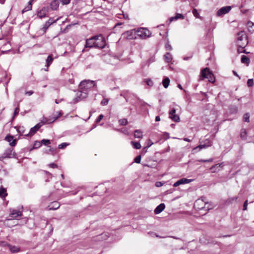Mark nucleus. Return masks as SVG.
I'll return each instance as SVG.
<instances>
[{
  "label": "nucleus",
  "instance_id": "30",
  "mask_svg": "<svg viewBox=\"0 0 254 254\" xmlns=\"http://www.w3.org/2000/svg\"><path fill=\"white\" fill-rule=\"evenodd\" d=\"M9 249L13 253H17L20 251V248L15 246H10Z\"/></svg>",
  "mask_w": 254,
  "mask_h": 254
},
{
  "label": "nucleus",
  "instance_id": "48",
  "mask_svg": "<svg viewBox=\"0 0 254 254\" xmlns=\"http://www.w3.org/2000/svg\"><path fill=\"white\" fill-rule=\"evenodd\" d=\"M176 112V110L175 108H172L170 110V111L169 112V115H172L174 114H175Z\"/></svg>",
  "mask_w": 254,
  "mask_h": 254
},
{
  "label": "nucleus",
  "instance_id": "62",
  "mask_svg": "<svg viewBox=\"0 0 254 254\" xmlns=\"http://www.w3.org/2000/svg\"><path fill=\"white\" fill-rule=\"evenodd\" d=\"M160 121V117H159V116H156V117H155V121H156V122H159V121Z\"/></svg>",
  "mask_w": 254,
  "mask_h": 254
},
{
  "label": "nucleus",
  "instance_id": "41",
  "mask_svg": "<svg viewBox=\"0 0 254 254\" xmlns=\"http://www.w3.org/2000/svg\"><path fill=\"white\" fill-rule=\"evenodd\" d=\"M69 144L67 143H62L59 145L58 148L60 149H64L65 147H66L67 145H68Z\"/></svg>",
  "mask_w": 254,
  "mask_h": 254
},
{
  "label": "nucleus",
  "instance_id": "12",
  "mask_svg": "<svg viewBox=\"0 0 254 254\" xmlns=\"http://www.w3.org/2000/svg\"><path fill=\"white\" fill-rule=\"evenodd\" d=\"M14 156L15 153L13 152V149L12 148L6 149L2 154V157H4V158H10L14 157Z\"/></svg>",
  "mask_w": 254,
  "mask_h": 254
},
{
  "label": "nucleus",
  "instance_id": "50",
  "mask_svg": "<svg viewBox=\"0 0 254 254\" xmlns=\"http://www.w3.org/2000/svg\"><path fill=\"white\" fill-rule=\"evenodd\" d=\"M176 19L177 20L179 18H184V16L182 14L177 13L175 16Z\"/></svg>",
  "mask_w": 254,
  "mask_h": 254
},
{
  "label": "nucleus",
  "instance_id": "39",
  "mask_svg": "<svg viewBox=\"0 0 254 254\" xmlns=\"http://www.w3.org/2000/svg\"><path fill=\"white\" fill-rule=\"evenodd\" d=\"M50 24H49V22H46V23L44 24L43 27V30L44 31V32H46L47 30L48 29V28L50 26Z\"/></svg>",
  "mask_w": 254,
  "mask_h": 254
},
{
  "label": "nucleus",
  "instance_id": "19",
  "mask_svg": "<svg viewBox=\"0 0 254 254\" xmlns=\"http://www.w3.org/2000/svg\"><path fill=\"white\" fill-rule=\"evenodd\" d=\"M40 127V125L37 124L34 127L31 128L30 132L28 134H26V135H33Z\"/></svg>",
  "mask_w": 254,
  "mask_h": 254
},
{
  "label": "nucleus",
  "instance_id": "58",
  "mask_svg": "<svg viewBox=\"0 0 254 254\" xmlns=\"http://www.w3.org/2000/svg\"><path fill=\"white\" fill-rule=\"evenodd\" d=\"M207 205V206H205V207L204 208H206L207 209V210H209L212 209V207L210 206L209 204L208 203Z\"/></svg>",
  "mask_w": 254,
  "mask_h": 254
},
{
  "label": "nucleus",
  "instance_id": "37",
  "mask_svg": "<svg viewBox=\"0 0 254 254\" xmlns=\"http://www.w3.org/2000/svg\"><path fill=\"white\" fill-rule=\"evenodd\" d=\"M41 142L40 141H36L35 142V143L33 145V149L38 148L39 147H40L41 146Z\"/></svg>",
  "mask_w": 254,
  "mask_h": 254
},
{
  "label": "nucleus",
  "instance_id": "47",
  "mask_svg": "<svg viewBox=\"0 0 254 254\" xmlns=\"http://www.w3.org/2000/svg\"><path fill=\"white\" fill-rule=\"evenodd\" d=\"M103 117H104V116L103 115L101 114V115H99V117H98V118L96 119V122L97 123H99L101 121V120H102L103 119Z\"/></svg>",
  "mask_w": 254,
  "mask_h": 254
},
{
  "label": "nucleus",
  "instance_id": "9",
  "mask_svg": "<svg viewBox=\"0 0 254 254\" xmlns=\"http://www.w3.org/2000/svg\"><path fill=\"white\" fill-rule=\"evenodd\" d=\"M136 31L134 30L127 31L122 34V38L127 39H133L136 38Z\"/></svg>",
  "mask_w": 254,
  "mask_h": 254
},
{
  "label": "nucleus",
  "instance_id": "44",
  "mask_svg": "<svg viewBox=\"0 0 254 254\" xmlns=\"http://www.w3.org/2000/svg\"><path fill=\"white\" fill-rule=\"evenodd\" d=\"M145 82L146 84L149 86H152L153 84L152 81L149 79H145Z\"/></svg>",
  "mask_w": 254,
  "mask_h": 254
},
{
  "label": "nucleus",
  "instance_id": "31",
  "mask_svg": "<svg viewBox=\"0 0 254 254\" xmlns=\"http://www.w3.org/2000/svg\"><path fill=\"white\" fill-rule=\"evenodd\" d=\"M131 144L133 145V147L137 149H140L141 147L139 142L132 141Z\"/></svg>",
  "mask_w": 254,
  "mask_h": 254
},
{
  "label": "nucleus",
  "instance_id": "2",
  "mask_svg": "<svg viewBox=\"0 0 254 254\" xmlns=\"http://www.w3.org/2000/svg\"><path fill=\"white\" fill-rule=\"evenodd\" d=\"M237 43L240 48H244L248 44L247 35L244 31H240L237 34Z\"/></svg>",
  "mask_w": 254,
  "mask_h": 254
},
{
  "label": "nucleus",
  "instance_id": "52",
  "mask_svg": "<svg viewBox=\"0 0 254 254\" xmlns=\"http://www.w3.org/2000/svg\"><path fill=\"white\" fill-rule=\"evenodd\" d=\"M49 166L51 167V168H57L58 167V166L57 164L54 163H50Z\"/></svg>",
  "mask_w": 254,
  "mask_h": 254
},
{
  "label": "nucleus",
  "instance_id": "10",
  "mask_svg": "<svg viewBox=\"0 0 254 254\" xmlns=\"http://www.w3.org/2000/svg\"><path fill=\"white\" fill-rule=\"evenodd\" d=\"M231 9V7L230 6H223L217 11V15L218 16H221L223 15L228 13Z\"/></svg>",
  "mask_w": 254,
  "mask_h": 254
},
{
  "label": "nucleus",
  "instance_id": "63",
  "mask_svg": "<svg viewBox=\"0 0 254 254\" xmlns=\"http://www.w3.org/2000/svg\"><path fill=\"white\" fill-rule=\"evenodd\" d=\"M183 140L184 141H187V142H190L191 141V140L190 139L188 138H184Z\"/></svg>",
  "mask_w": 254,
  "mask_h": 254
},
{
  "label": "nucleus",
  "instance_id": "23",
  "mask_svg": "<svg viewBox=\"0 0 254 254\" xmlns=\"http://www.w3.org/2000/svg\"><path fill=\"white\" fill-rule=\"evenodd\" d=\"M164 60L167 63H170L172 60V56L170 53H167L164 55Z\"/></svg>",
  "mask_w": 254,
  "mask_h": 254
},
{
  "label": "nucleus",
  "instance_id": "57",
  "mask_svg": "<svg viewBox=\"0 0 254 254\" xmlns=\"http://www.w3.org/2000/svg\"><path fill=\"white\" fill-rule=\"evenodd\" d=\"M170 146H168L166 150H164L163 151V152L164 153V152H169L170 151Z\"/></svg>",
  "mask_w": 254,
  "mask_h": 254
},
{
  "label": "nucleus",
  "instance_id": "35",
  "mask_svg": "<svg viewBox=\"0 0 254 254\" xmlns=\"http://www.w3.org/2000/svg\"><path fill=\"white\" fill-rule=\"evenodd\" d=\"M41 144H44L46 146L48 145L49 144H50L51 143V141L50 140L46 139H42L41 141Z\"/></svg>",
  "mask_w": 254,
  "mask_h": 254
},
{
  "label": "nucleus",
  "instance_id": "13",
  "mask_svg": "<svg viewBox=\"0 0 254 254\" xmlns=\"http://www.w3.org/2000/svg\"><path fill=\"white\" fill-rule=\"evenodd\" d=\"M96 36L86 41L85 47L92 48L95 47Z\"/></svg>",
  "mask_w": 254,
  "mask_h": 254
},
{
  "label": "nucleus",
  "instance_id": "34",
  "mask_svg": "<svg viewBox=\"0 0 254 254\" xmlns=\"http://www.w3.org/2000/svg\"><path fill=\"white\" fill-rule=\"evenodd\" d=\"M240 136L242 139H245L247 136V132L245 129H242L240 134Z\"/></svg>",
  "mask_w": 254,
  "mask_h": 254
},
{
  "label": "nucleus",
  "instance_id": "49",
  "mask_svg": "<svg viewBox=\"0 0 254 254\" xmlns=\"http://www.w3.org/2000/svg\"><path fill=\"white\" fill-rule=\"evenodd\" d=\"M19 111V107L18 106L17 107H16L15 109V110H14V114H14L13 118L18 114Z\"/></svg>",
  "mask_w": 254,
  "mask_h": 254
},
{
  "label": "nucleus",
  "instance_id": "56",
  "mask_svg": "<svg viewBox=\"0 0 254 254\" xmlns=\"http://www.w3.org/2000/svg\"><path fill=\"white\" fill-rule=\"evenodd\" d=\"M34 92L33 91H28L26 92V94H27L29 96H30L33 94Z\"/></svg>",
  "mask_w": 254,
  "mask_h": 254
},
{
  "label": "nucleus",
  "instance_id": "4",
  "mask_svg": "<svg viewBox=\"0 0 254 254\" xmlns=\"http://www.w3.org/2000/svg\"><path fill=\"white\" fill-rule=\"evenodd\" d=\"M207 204H208V202L205 201V198L201 197L195 201L194 206L196 209L201 210L204 209Z\"/></svg>",
  "mask_w": 254,
  "mask_h": 254
},
{
  "label": "nucleus",
  "instance_id": "64",
  "mask_svg": "<svg viewBox=\"0 0 254 254\" xmlns=\"http://www.w3.org/2000/svg\"><path fill=\"white\" fill-rule=\"evenodd\" d=\"M176 20V18H175V16H174V17H171L170 18V22H172V21H173V20Z\"/></svg>",
  "mask_w": 254,
  "mask_h": 254
},
{
  "label": "nucleus",
  "instance_id": "20",
  "mask_svg": "<svg viewBox=\"0 0 254 254\" xmlns=\"http://www.w3.org/2000/svg\"><path fill=\"white\" fill-rule=\"evenodd\" d=\"M211 145V143L209 141H208L207 143H205L204 144H200L196 147H194L193 150H196L197 149H198V150H200L202 149L206 148L210 146Z\"/></svg>",
  "mask_w": 254,
  "mask_h": 254
},
{
  "label": "nucleus",
  "instance_id": "17",
  "mask_svg": "<svg viewBox=\"0 0 254 254\" xmlns=\"http://www.w3.org/2000/svg\"><path fill=\"white\" fill-rule=\"evenodd\" d=\"M59 1L58 0H53L50 3V7L52 10H57L59 6Z\"/></svg>",
  "mask_w": 254,
  "mask_h": 254
},
{
  "label": "nucleus",
  "instance_id": "54",
  "mask_svg": "<svg viewBox=\"0 0 254 254\" xmlns=\"http://www.w3.org/2000/svg\"><path fill=\"white\" fill-rule=\"evenodd\" d=\"M162 185H163V184L160 182H157L155 184V186L157 187H160L162 186Z\"/></svg>",
  "mask_w": 254,
  "mask_h": 254
},
{
  "label": "nucleus",
  "instance_id": "46",
  "mask_svg": "<svg viewBox=\"0 0 254 254\" xmlns=\"http://www.w3.org/2000/svg\"><path fill=\"white\" fill-rule=\"evenodd\" d=\"M58 20V18H57L56 20H54L53 18H50L47 22H49V24L52 25L53 23H55Z\"/></svg>",
  "mask_w": 254,
  "mask_h": 254
},
{
  "label": "nucleus",
  "instance_id": "28",
  "mask_svg": "<svg viewBox=\"0 0 254 254\" xmlns=\"http://www.w3.org/2000/svg\"><path fill=\"white\" fill-rule=\"evenodd\" d=\"M51 205H52V206H51L49 208L50 210H56L60 207V204L57 201H54L52 203Z\"/></svg>",
  "mask_w": 254,
  "mask_h": 254
},
{
  "label": "nucleus",
  "instance_id": "16",
  "mask_svg": "<svg viewBox=\"0 0 254 254\" xmlns=\"http://www.w3.org/2000/svg\"><path fill=\"white\" fill-rule=\"evenodd\" d=\"M5 140L9 142L11 146H14L16 144V139H13V136L12 135H7L5 138Z\"/></svg>",
  "mask_w": 254,
  "mask_h": 254
},
{
  "label": "nucleus",
  "instance_id": "42",
  "mask_svg": "<svg viewBox=\"0 0 254 254\" xmlns=\"http://www.w3.org/2000/svg\"><path fill=\"white\" fill-rule=\"evenodd\" d=\"M109 102V99H106V98H104L101 102V104L103 106H105V105H106Z\"/></svg>",
  "mask_w": 254,
  "mask_h": 254
},
{
  "label": "nucleus",
  "instance_id": "7",
  "mask_svg": "<svg viewBox=\"0 0 254 254\" xmlns=\"http://www.w3.org/2000/svg\"><path fill=\"white\" fill-rule=\"evenodd\" d=\"M87 96V93L86 91L81 90L77 93L76 97L73 100V103H76L79 101L86 98Z\"/></svg>",
  "mask_w": 254,
  "mask_h": 254
},
{
  "label": "nucleus",
  "instance_id": "27",
  "mask_svg": "<svg viewBox=\"0 0 254 254\" xmlns=\"http://www.w3.org/2000/svg\"><path fill=\"white\" fill-rule=\"evenodd\" d=\"M170 83V79L168 77H165L163 79L162 81V84L164 88H167Z\"/></svg>",
  "mask_w": 254,
  "mask_h": 254
},
{
  "label": "nucleus",
  "instance_id": "21",
  "mask_svg": "<svg viewBox=\"0 0 254 254\" xmlns=\"http://www.w3.org/2000/svg\"><path fill=\"white\" fill-rule=\"evenodd\" d=\"M7 195L6 189L1 187L0 188V197L4 200Z\"/></svg>",
  "mask_w": 254,
  "mask_h": 254
},
{
  "label": "nucleus",
  "instance_id": "6",
  "mask_svg": "<svg viewBox=\"0 0 254 254\" xmlns=\"http://www.w3.org/2000/svg\"><path fill=\"white\" fill-rule=\"evenodd\" d=\"M138 35L142 39H146L151 36V32L146 28H141L138 31Z\"/></svg>",
  "mask_w": 254,
  "mask_h": 254
},
{
  "label": "nucleus",
  "instance_id": "29",
  "mask_svg": "<svg viewBox=\"0 0 254 254\" xmlns=\"http://www.w3.org/2000/svg\"><path fill=\"white\" fill-rule=\"evenodd\" d=\"M53 61V58L51 55H49L46 60L47 66L49 67V65L52 64Z\"/></svg>",
  "mask_w": 254,
  "mask_h": 254
},
{
  "label": "nucleus",
  "instance_id": "15",
  "mask_svg": "<svg viewBox=\"0 0 254 254\" xmlns=\"http://www.w3.org/2000/svg\"><path fill=\"white\" fill-rule=\"evenodd\" d=\"M48 13V8L47 7H43L41 10L37 12V16L40 18L46 17Z\"/></svg>",
  "mask_w": 254,
  "mask_h": 254
},
{
  "label": "nucleus",
  "instance_id": "51",
  "mask_svg": "<svg viewBox=\"0 0 254 254\" xmlns=\"http://www.w3.org/2000/svg\"><path fill=\"white\" fill-rule=\"evenodd\" d=\"M248 200H246L243 205V210H246L247 209Z\"/></svg>",
  "mask_w": 254,
  "mask_h": 254
},
{
  "label": "nucleus",
  "instance_id": "14",
  "mask_svg": "<svg viewBox=\"0 0 254 254\" xmlns=\"http://www.w3.org/2000/svg\"><path fill=\"white\" fill-rule=\"evenodd\" d=\"M10 212L9 216L12 218H16L22 216V211L10 209Z\"/></svg>",
  "mask_w": 254,
  "mask_h": 254
},
{
  "label": "nucleus",
  "instance_id": "40",
  "mask_svg": "<svg viewBox=\"0 0 254 254\" xmlns=\"http://www.w3.org/2000/svg\"><path fill=\"white\" fill-rule=\"evenodd\" d=\"M254 79L253 78L248 79L247 81V85L249 87H252L254 86Z\"/></svg>",
  "mask_w": 254,
  "mask_h": 254
},
{
  "label": "nucleus",
  "instance_id": "36",
  "mask_svg": "<svg viewBox=\"0 0 254 254\" xmlns=\"http://www.w3.org/2000/svg\"><path fill=\"white\" fill-rule=\"evenodd\" d=\"M120 125L125 126L127 124V121L126 119H121L119 121Z\"/></svg>",
  "mask_w": 254,
  "mask_h": 254
},
{
  "label": "nucleus",
  "instance_id": "24",
  "mask_svg": "<svg viewBox=\"0 0 254 254\" xmlns=\"http://www.w3.org/2000/svg\"><path fill=\"white\" fill-rule=\"evenodd\" d=\"M241 62L243 64H246L248 65L250 63V59L245 55H243L241 57Z\"/></svg>",
  "mask_w": 254,
  "mask_h": 254
},
{
  "label": "nucleus",
  "instance_id": "1",
  "mask_svg": "<svg viewBox=\"0 0 254 254\" xmlns=\"http://www.w3.org/2000/svg\"><path fill=\"white\" fill-rule=\"evenodd\" d=\"M204 78H207L208 81L211 83H214L215 81L214 75L208 67L204 68L201 70L199 80H202Z\"/></svg>",
  "mask_w": 254,
  "mask_h": 254
},
{
  "label": "nucleus",
  "instance_id": "8",
  "mask_svg": "<svg viewBox=\"0 0 254 254\" xmlns=\"http://www.w3.org/2000/svg\"><path fill=\"white\" fill-rule=\"evenodd\" d=\"M59 117H50L49 118H43L40 122L38 123L39 125H40L41 127L43 125L46 124H50L53 123L55 121H56Z\"/></svg>",
  "mask_w": 254,
  "mask_h": 254
},
{
  "label": "nucleus",
  "instance_id": "60",
  "mask_svg": "<svg viewBox=\"0 0 254 254\" xmlns=\"http://www.w3.org/2000/svg\"><path fill=\"white\" fill-rule=\"evenodd\" d=\"M233 74L237 76V77H238L239 79H241V77L239 76V75L237 74V73L235 71V70H233Z\"/></svg>",
  "mask_w": 254,
  "mask_h": 254
},
{
  "label": "nucleus",
  "instance_id": "25",
  "mask_svg": "<svg viewBox=\"0 0 254 254\" xmlns=\"http://www.w3.org/2000/svg\"><path fill=\"white\" fill-rule=\"evenodd\" d=\"M33 0H31L29 1L28 5L23 8L22 10V13H23L25 12L30 10L32 9V1Z\"/></svg>",
  "mask_w": 254,
  "mask_h": 254
},
{
  "label": "nucleus",
  "instance_id": "55",
  "mask_svg": "<svg viewBox=\"0 0 254 254\" xmlns=\"http://www.w3.org/2000/svg\"><path fill=\"white\" fill-rule=\"evenodd\" d=\"M247 25L249 27H252L253 26H254V24L252 22L249 21L248 22Z\"/></svg>",
  "mask_w": 254,
  "mask_h": 254
},
{
  "label": "nucleus",
  "instance_id": "38",
  "mask_svg": "<svg viewBox=\"0 0 254 254\" xmlns=\"http://www.w3.org/2000/svg\"><path fill=\"white\" fill-rule=\"evenodd\" d=\"M192 13L193 15L197 18H200V16H199V14L198 12H197V10L195 8H193L192 10Z\"/></svg>",
  "mask_w": 254,
  "mask_h": 254
},
{
  "label": "nucleus",
  "instance_id": "3",
  "mask_svg": "<svg viewBox=\"0 0 254 254\" xmlns=\"http://www.w3.org/2000/svg\"><path fill=\"white\" fill-rule=\"evenodd\" d=\"M95 86V83L92 80H84L80 82L79 89L83 91H87L89 89L93 88Z\"/></svg>",
  "mask_w": 254,
  "mask_h": 254
},
{
  "label": "nucleus",
  "instance_id": "53",
  "mask_svg": "<svg viewBox=\"0 0 254 254\" xmlns=\"http://www.w3.org/2000/svg\"><path fill=\"white\" fill-rule=\"evenodd\" d=\"M122 131L125 134H128V131L127 129L126 128H123L122 129Z\"/></svg>",
  "mask_w": 254,
  "mask_h": 254
},
{
  "label": "nucleus",
  "instance_id": "45",
  "mask_svg": "<svg viewBox=\"0 0 254 254\" xmlns=\"http://www.w3.org/2000/svg\"><path fill=\"white\" fill-rule=\"evenodd\" d=\"M63 5H66L70 3L71 0H60Z\"/></svg>",
  "mask_w": 254,
  "mask_h": 254
},
{
  "label": "nucleus",
  "instance_id": "5",
  "mask_svg": "<svg viewBox=\"0 0 254 254\" xmlns=\"http://www.w3.org/2000/svg\"><path fill=\"white\" fill-rule=\"evenodd\" d=\"M95 47L96 48L102 49L105 46V41L101 35L96 36Z\"/></svg>",
  "mask_w": 254,
  "mask_h": 254
},
{
  "label": "nucleus",
  "instance_id": "26",
  "mask_svg": "<svg viewBox=\"0 0 254 254\" xmlns=\"http://www.w3.org/2000/svg\"><path fill=\"white\" fill-rule=\"evenodd\" d=\"M134 136L135 138H142V132L140 130L137 129L134 131Z\"/></svg>",
  "mask_w": 254,
  "mask_h": 254
},
{
  "label": "nucleus",
  "instance_id": "59",
  "mask_svg": "<svg viewBox=\"0 0 254 254\" xmlns=\"http://www.w3.org/2000/svg\"><path fill=\"white\" fill-rule=\"evenodd\" d=\"M122 24V23H117L116 24V25L114 26V28H116L118 26H120Z\"/></svg>",
  "mask_w": 254,
  "mask_h": 254
},
{
  "label": "nucleus",
  "instance_id": "32",
  "mask_svg": "<svg viewBox=\"0 0 254 254\" xmlns=\"http://www.w3.org/2000/svg\"><path fill=\"white\" fill-rule=\"evenodd\" d=\"M243 120L246 122H250V116L249 113H245L243 116Z\"/></svg>",
  "mask_w": 254,
  "mask_h": 254
},
{
  "label": "nucleus",
  "instance_id": "22",
  "mask_svg": "<svg viewBox=\"0 0 254 254\" xmlns=\"http://www.w3.org/2000/svg\"><path fill=\"white\" fill-rule=\"evenodd\" d=\"M169 118L173 121L175 122H179L180 121V117L177 114H174L172 115L169 116Z\"/></svg>",
  "mask_w": 254,
  "mask_h": 254
},
{
  "label": "nucleus",
  "instance_id": "11",
  "mask_svg": "<svg viewBox=\"0 0 254 254\" xmlns=\"http://www.w3.org/2000/svg\"><path fill=\"white\" fill-rule=\"evenodd\" d=\"M192 181H193V180H192V179H188L184 178L179 180L178 181L175 182L173 186L174 187H178L181 185H182V184H186L190 183Z\"/></svg>",
  "mask_w": 254,
  "mask_h": 254
},
{
  "label": "nucleus",
  "instance_id": "43",
  "mask_svg": "<svg viewBox=\"0 0 254 254\" xmlns=\"http://www.w3.org/2000/svg\"><path fill=\"white\" fill-rule=\"evenodd\" d=\"M134 161L136 163H140L141 161V156L138 155L137 156L134 160Z\"/></svg>",
  "mask_w": 254,
  "mask_h": 254
},
{
  "label": "nucleus",
  "instance_id": "18",
  "mask_svg": "<svg viewBox=\"0 0 254 254\" xmlns=\"http://www.w3.org/2000/svg\"><path fill=\"white\" fill-rule=\"evenodd\" d=\"M165 208V205L164 203H161L154 209V213L158 214L161 213Z\"/></svg>",
  "mask_w": 254,
  "mask_h": 254
},
{
  "label": "nucleus",
  "instance_id": "33",
  "mask_svg": "<svg viewBox=\"0 0 254 254\" xmlns=\"http://www.w3.org/2000/svg\"><path fill=\"white\" fill-rule=\"evenodd\" d=\"M165 47L167 50L171 51L172 50V47L168 40L166 42Z\"/></svg>",
  "mask_w": 254,
  "mask_h": 254
},
{
  "label": "nucleus",
  "instance_id": "61",
  "mask_svg": "<svg viewBox=\"0 0 254 254\" xmlns=\"http://www.w3.org/2000/svg\"><path fill=\"white\" fill-rule=\"evenodd\" d=\"M153 144V142H151V141L149 139L148 140V147H150V146H151L152 144Z\"/></svg>",
  "mask_w": 254,
  "mask_h": 254
}]
</instances>
